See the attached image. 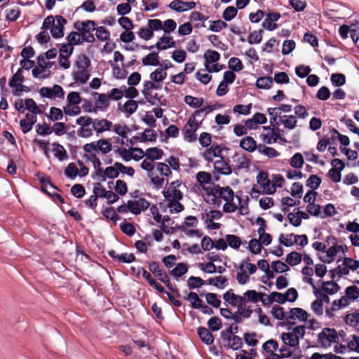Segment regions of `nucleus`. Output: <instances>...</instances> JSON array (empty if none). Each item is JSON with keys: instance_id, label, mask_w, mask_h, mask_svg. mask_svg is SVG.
Returning <instances> with one entry per match:
<instances>
[{"instance_id": "obj_10", "label": "nucleus", "mask_w": 359, "mask_h": 359, "mask_svg": "<svg viewBox=\"0 0 359 359\" xmlns=\"http://www.w3.org/2000/svg\"><path fill=\"white\" fill-rule=\"evenodd\" d=\"M240 146L243 149L252 152L255 149H257L258 145H257L256 141L250 136L243 138L240 142Z\"/></svg>"}, {"instance_id": "obj_7", "label": "nucleus", "mask_w": 359, "mask_h": 359, "mask_svg": "<svg viewBox=\"0 0 359 359\" xmlns=\"http://www.w3.org/2000/svg\"><path fill=\"white\" fill-rule=\"evenodd\" d=\"M280 18L279 13H269L262 22V27L269 30L273 31L278 27V25L274 22L278 21Z\"/></svg>"}, {"instance_id": "obj_42", "label": "nucleus", "mask_w": 359, "mask_h": 359, "mask_svg": "<svg viewBox=\"0 0 359 359\" xmlns=\"http://www.w3.org/2000/svg\"><path fill=\"white\" fill-rule=\"evenodd\" d=\"M46 116L51 121H56L63 118V112L60 109L52 107L50 109V114H46Z\"/></svg>"}, {"instance_id": "obj_3", "label": "nucleus", "mask_w": 359, "mask_h": 359, "mask_svg": "<svg viewBox=\"0 0 359 359\" xmlns=\"http://www.w3.org/2000/svg\"><path fill=\"white\" fill-rule=\"evenodd\" d=\"M338 340V334L334 329L325 327L318 335V342L323 346H327L330 343H336Z\"/></svg>"}, {"instance_id": "obj_38", "label": "nucleus", "mask_w": 359, "mask_h": 359, "mask_svg": "<svg viewBox=\"0 0 359 359\" xmlns=\"http://www.w3.org/2000/svg\"><path fill=\"white\" fill-rule=\"evenodd\" d=\"M76 66L81 70H86L90 65V60L86 55H79L76 62Z\"/></svg>"}, {"instance_id": "obj_49", "label": "nucleus", "mask_w": 359, "mask_h": 359, "mask_svg": "<svg viewBox=\"0 0 359 359\" xmlns=\"http://www.w3.org/2000/svg\"><path fill=\"white\" fill-rule=\"evenodd\" d=\"M237 8L233 6H228L223 12L222 18L226 21H231L237 15Z\"/></svg>"}, {"instance_id": "obj_39", "label": "nucleus", "mask_w": 359, "mask_h": 359, "mask_svg": "<svg viewBox=\"0 0 359 359\" xmlns=\"http://www.w3.org/2000/svg\"><path fill=\"white\" fill-rule=\"evenodd\" d=\"M321 181V178L318 175H311L306 180V185L314 191L320 187Z\"/></svg>"}, {"instance_id": "obj_41", "label": "nucleus", "mask_w": 359, "mask_h": 359, "mask_svg": "<svg viewBox=\"0 0 359 359\" xmlns=\"http://www.w3.org/2000/svg\"><path fill=\"white\" fill-rule=\"evenodd\" d=\"M252 254L257 255L261 252L263 247L259 241L256 238H252L250 241L249 245L247 247Z\"/></svg>"}, {"instance_id": "obj_54", "label": "nucleus", "mask_w": 359, "mask_h": 359, "mask_svg": "<svg viewBox=\"0 0 359 359\" xmlns=\"http://www.w3.org/2000/svg\"><path fill=\"white\" fill-rule=\"evenodd\" d=\"M208 325L210 330L212 332L217 331L221 329L222 325L220 319L218 317H212L208 321Z\"/></svg>"}, {"instance_id": "obj_59", "label": "nucleus", "mask_w": 359, "mask_h": 359, "mask_svg": "<svg viewBox=\"0 0 359 359\" xmlns=\"http://www.w3.org/2000/svg\"><path fill=\"white\" fill-rule=\"evenodd\" d=\"M168 207L170 208V212L171 213L173 212H180L184 209V206L180 203V201H175V200H172L168 203Z\"/></svg>"}, {"instance_id": "obj_20", "label": "nucleus", "mask_w": 359, "mask_h": 359, "mask_svg": "<svg viewBox=\"0 0 359 359\" xmlns=\"http://www.w3.org/2000/svg\"><path fill=\"white\" fill-rule=\"evenodd\" d=\"M142 62L144 66H158L160 64L158 60V53L152 52L148 54L142 58Z\"/></svg>"}, {"instance_id": "obj_62", "label": "nucleus", "mask_w": 359, "mask_h": 359, "mask_svg": "<svg viewBox=\"0 0 359 359\" xmlns=\"http://www.w3.org/2000/svg\"><path fill=\"white\" fill-rule=\"evenodd\" d=\"M114 189L117 194L124 196L128 191V187L124 181L118 180L116 182Z\"/></svg>"}, {"instance_id": "obj_17", "label": "nucleus", "mask_w": 359, "mask_h": 359, "mask_svg": "<svg viewBox=\"0 0 359 359\" xmlns=\"http://www.w3.org/2000/svg\"><path fill=\"white\" fill-rule=\"evenodd\" d=\"M163 151L157 147H151L146 150L144 155L151 161L161 159L163 156Z\"/></svg>"}, {"instance_id": "obj_47", "label": "nucleus", "mask_w": 359, "mask_h": 359, "mask_svg": "<svg viewBox=\"0 0 359 359\" xmlns=\"http://www.w3.org/2000/svg\"><path fill=\"white\" fill-rule=\"evenodd\" d=\"M262 29L250 33L248 39V43L250 44L259 43L262 40Z\"/></svg>"}, {"instance_id": "obj_35", "label": "nucleus", "mask_w": 359, "mask_h": 359, "mask_svg": "<svg viewBox=\"0 0 359 359\" xmlns=\"http://www.w3.org/2000/svg\"><path fill=\"white\" fill-rule=\"evenodd\" d=\"M138 105L137 102L133 100H128L123 105V108L124 112L128 114L127 116L134 114L137 109Z\"/></svg>"}, {"instance_id": "obj_16", "label": "nucleus", "mask_w": 359, "mask_h": 359, "mask_svg": "<svg viewBox=\"0 0 359 359\" xmlns=\"http://www.w3.org/2000/svg\"><path fill=\"white\" fill-rule=\"evenodd\" d=\"M158 278L160 281H161L162 283H163L165 286L172 292H173L174 294H175V295L179 297L180 296L179 292H178V290L177 288H174L172 286V284L170 283V278L169 276H168V274L165 273V271H163L162 273H160L158 274Z\"/></svg>"}, {"instance_id": "obj_4", "label": "nucleus", "mask_w": 359, "mask_h": 359, "mask_svg": "<svg viewBox=\"0 0 359 359\" xmlns=\"http://www.w3.org/2000/svg\"><path fill=\"white\" fill-rule=\"evenodd\" d=\"M120 156L126 162L132 158L137 161L143 158L144 152L141 148L138 147H131L129 149L124 148Z\"/></svg>"}, {"instance_id": "obj_1", "label": "nucleus", "mask_w": 359, "mask_h": 359, "mask_svg": "<svg viewBox=\"0 0 359 359\" xmlns=\"http://www.w3.org/2000/svg\"><path fill=\"white\" fill-rule=\"evenodd\" d=\"M269 345H272L273 350L276 351L278 348V344L275 339H269L265 343H264L262 345L263 350L267 352L268 353H270V355L273 358V359H275V358L278 359H282L290 358L292 356V352L285 345L283 346L279 349L280 355L273 353L269 347Z\"/></svg>"}, {"instance_id": "obj_36", "label": "nucleus", "mask_w": 359, "mask_h": 359, "mask_svg": "<svg viewBox=\"0 0 359 359\" xmlns=\"http://www.w3.org/2000/svg\"><path fill=\"white\" fill-rule=\"evenodd\" d=\"M25 81V77L22 75V69H18L15 74H14L9 81L8 85L11 88L17 86L18 83H22Z\"/></svg>"}, {"instance_id": "obj_55", "label": "nucleus", "mask_w": 359, "mask_h": 359, "mask_svg": "<svg viewBox=\"0 0 359 359\" xmlns=\"http://www.w3.org/2000/svg\"><path fill=\"white\" fill-rule=\"evenodd\" d=\"M271 314L277 320H283L287 318L285 315L283 308L277 305L273 306Z\"/></svg>"}, {"instance_id": "obj_33", "label": "nucleus", "mask_w": 359, "mask_h": 359, "mask_svg": "<svg viewBox=\"0 0 359 359\" xmlns=\"http://www.w3.org/2000/svg\"><path fill=\"white\" fill-rule=\"evenodd\" d=\"M167 76V72L162 68H157L149 75L150 79L155 82H161Z\"/></svg>"}, {"instance_id": "obj_8", "label": "nucleus", "mask_w": 359, "mask_h": 359, "mask_svg": "<svg viewBox=\"0 0 359 359\" xmlns=\"http://www.w3.org/2000/svg\"><path fill=\"white\" fill-rule=\"evenodd\" d=\"M215 193L217 196L222 198L226 202L233 201L234 198V192L229 187H220L216 184Z\"/></svg>"}, {"instance_id": "obj_18", "label": "nucleus", "mask_w": 359, "mask_h": 359, "mask_svg": "<svg viewBox=\"0 0 359 359\" xmlns=\"http://www.w3.org/2000/svg\"><path fill=\"white\" fill-rule=\"evenodd\" d=\"M322 289L325 293L334 294L340 290V286L337 283L332 281H324Z\"/></svg>"}, {"instance_id": "obj_46", "label": "nucleus", "mask_w": 359, "mask_h": 359, "mask_svg": "<svg viewBox=\"0 0 359 359\" xmlns=\"http://www.w3.org/2000/svg\"><path fill=\"white\" fill-rule=\"evenodd\" d=\"M187 283L190 289H195L204 285L205 281L200 277L190 276L187 280Z\"/></svg>"}, {"instance_id": "obj_57", "label": "nucleus", "mask_w": 359, "mask_h": 359, "mask_svg": "<svg viewBox=\"0 0 359 359\" xmlns=\"http://www.w3.org/2000/svg\"><path fill=\"white\" fill-rule=\"evenodd\" d=\"M71 192L75 197L81 198L85 195L86 190L82 184H76L71 188Z\"/></svg>"}, {"instance_id": "obj_26", "label": "nucleus", "mask_w": 359, "mask_h": 359, "mask_svg": "<svg viewBox=\"0 0 359 359\" xmlns=\"http://www.w3.org/2000/svg\"><path fill=\"white\" fill-rule=\"evenodd\" d=\"M225 238L227 242V245L235 250H238L243 243L241 238L236 235L227 234Z\"/></svg>"}, {"instance_id": "obj_30", "label": "nucleus", "mask_w": 359, "mask_h": 359, "mask_svg": "<svg viewBox=\"0 0 359 359\" xmlns=\"http://www.w3.org/2000/svg\"><path fill=\"white\" fill-rule=\"evenodd\" d=\"M187 271V266L184 263L180 262L170 271V273L175 278H179L184 275Z\"/></svg>"}, {"instance_id": "obj_9", "label": "nucleus", "mask_w": 359, "mask_h": 359, "mask_svg": "<svg viewBox=\"0 0 359 359\" xmlns=\"http://www.w3.org/2000/svg\"><path fill=\"white\" fill-rule=\"evenodd\" d=\"M200 339L208 345H210L214 341V337L212 333L204 327H199L197 330Z\"/></svg>"}, {"instance_id": "obj_37", "label": "nucleus", "mask_w": 359, "mask_h": 359, "mask_svg": "<svg viewBox=\"0 0 359 359\" xmlns=\"http://www.w3.org/2000/svg\"><path fill=\"white\" fill-rule=\"evenodd\" d=\"M73 78L75 82L85 83L90 78V74L86 70H81L73 73Z\"/></svg>"}, {"instance_id": "obj_48", "label": "nucleus", "mask_w": 359, "mask_h": 359, "mask_svg": "<svg viewBox=\"0 0 359 359\" xmlns=\"http://www.w3.org/2000/svg\"><path fill=\"white\" fill-rule=\"evenodd\" d=\"M65 175L73 180L79 175V170L75 163H70L65 170Z\"/></svg>"}, {"instance_id": "obj_14", "label": "nucleus", "mask_w": 359, "mask_h": 359, "mask_svg": "<svg viewBox=\"0 0 359 359\" xmlns=\"http://www.w3.org/2000/svg\"><path fill=\"white\" fill-rule=\"evenodd\" d=\"M281 339L285 345L291 347H297L299 345V337H294L292 332H284L281 334Z\"/></svg>"}, {"instance_id": "obj_13", "label": "nucleus", "mask_w": 359, "mask_h": 359, "mask_svg": "<svg viewBox=\"0 0 359 359\" xmlns=\"http://www.w3.org/2000/svg\"><path fill=\"white\" fill-rule=\"evenodd\" d=\"M112 126V123L107 119L95 120L93 122V127L97 133H101L104 130H109Z\"/></svg>"}, {"instance_id": "obj_61", "label": "nucleus", "mask_w": 359, "mask_h": 359, "mask_svg": "<svg viewBox=\"0 0 359 359\" xmlns=\"http://www.w3.org/2000/svg\"><path fill=\"white\" fill-rule=\"evenodd\" d=\"M345 322L346 324L349 325L352 327H355L359 323V313H353L346 315L345 318Z\"/></svg>"}, {"instance_id": "obj_25", "label": "nucleus", "mask_w": 359, "mask_h": 359, "mask_svg": "<svg viewBox=\"0 0 359 359\" xmlns=\"http://www.w3.org/2000/svg\"><path fill=\"white\" fill-rule=\"evenodd\" d=\"M257 151L262 154L266 155L269 158L277 157L280 155L274 148L266 147L264 144H259L257 147Z\"/></svg>"}, {"instance_id": "obj_21", "label": "nucleus", "mask_w": 359, "mask_h": 359, "mask_svg": "<svg viewBox=\"0 0 359 359\" xmlns=\"http://www.w3.org/2000/svg\"><path fill=\"white\" fill-rule=\"evenodd\" d=\"M222 149L219 145H212L210 148L207 149L204 153V158L208 161H212L211 156L219 157L221 156Z\"/></svg>"}, {"instance_id": "obj_58", "label": "nucleus", "mask_w": 359, "mask_h": 359, "mask_svg": "<svg viewBox=\"0 0 359 359\" xmlns=\"http://www.w3.org/2000/svg\"><path fill=\"white\" fill-rule=\"evenodd\" d=\"M304 164V158L300 153H296L291 158L290 165L295 168H300Z\"/></svg>"}, {"instance_id": "obj_45", "label": "nucleus", "mask_w": 359, "mask_h": 359, "mask_svg": "<svg viewBox=\"0 0 359 359\" xmlns=\"http://www.w3.org/2000/svg\"><path fill=\"white\" fill-rule=\"evenodd\" d=\"M211 175L205 171H200L196 174L197 182L203 187V184H207L211 182Z\"/></svg>"}, {"instance_id": "obj_2", "label": "nucleus", "mask_w": 359, "mask_h": 359, "mask_svg": "<svg viewBox=\"0 0 359 359\" xmlns=\"http://www.w3.org/2000/svg\"><path fill=\"white\" fill-rule=\"evenodd\" d=\"M85 152L100 151L103 154H108L112 149L111 144L105 139H100L96 142L88 143L83 147Z\"/></svg>"}, {"instance_id": "obj_15", "label": "nucleus", "mask_w": 359, "mask_h": 359, "mask_svg": "<svg viewBox=\"0 0 359 359\" xmlns=\"http://www.w3.org/2000/svg\"><path fill=\"white\" fill-rule=\"evenodd\" d=\"M198 128V125H196L194 128H189V126L185 125L182 129L184 140L189 142H195L196 140V135L195 133Z\"/></svg>"}, {"instance_id": "obj_31", "label": "nucleus", "mask_w": 359, "mask_h": 359, "mask_svg": "<svg viewBox=\"0 0 359 359\" xmlns=\"http://www.w3.org/2000/svg\"><path fill=\"white\" fill-rule=\"evenodd\" d=\"M302 259V255L296 251H293L287 255L285 261L290 266H296L301 263Z\"/></svg>"}, {"instance_id": "obj_64", "label": "nucleus", "mask_w": 359, "mask_h": 359, "mask_svg": "<svg viewBox=\"0 0 359 359\" xmlns=\"http://www.w3.org/2000/svg\"><path fill=\"white\" fill-rule=\"evenodd\" d=\"M342 170L337 168H331L328 172V176L330 177L332 182H339L341 179V172Z\"/></svg>"}, {"instance_id": "obj_27", "label": "nucleus", "mask_w": 359, "mask_h": 359, "mask_svg": "<svg viewBox=\"0 0 359 359\" xmlns=\"http://www.w3.org/2000/svg\"><path fill=\"white\" fill-rule=\"evenodd\" d=\"M332 241V243H333V245L328 248V250L326 251V253H327V257L332 258L337 255V252L339 251V249L344 248V246L337 245L336 244L337 239H336V238H334L333 236H329L327 238V241Z\"/></svg>"}, {"instance_id": "obj_60", "label": "nucleus", "mask_w": 359, "mask_h": 359, "mask_svg": "<svg viewBox=\"0 0 359 359\" xmlns=\"http://www.w3.org/2000/svg\"><path fill=\"white\" fill-rule=\"evenodd\" d=\"M118 22L122 27V28L126 31L131 30L134 27L132 20L128 17L121 16L118 20Z\"/></svg>"}, {"instance_id": "obj_19", "label": "nucleus", "mask_w": 359, "mask_h": 359, "mask_svg": "<svg viewBox=\"0 0 359 359\" xmlns=\"http://www.w3.org/2000/svg\"><path fill=\"white\" fill-rule=\"evenodd\" d=\"M280 122L283 124L285 128L292 130L297 126V121L294 115H285L283 117H280Z\"/></svg>"}, {"instance_id": "obj_6", "label": "nucleus", "mask_w": 359, "mask_h": 359, "mask_svg": "<svg viewBox=\"0 0 359 359\" xmlns=\"http://www.w3.org/2000/svg\"><path fill=\"white\" fill-rule=\"evenodd\" d=\"M257 182L264 189L266 194H273L276 191V189L271 190V182L269 179L268 173L261 171L257 176Z\"/></svg>"}, {"instance_id": "obj_53", "label": "nucleus", "mask_w": 359, "mask_h": 359, "mask_svg": "<svg viewBox=\"0 0 359 359\" xmlns=\"http://www.w3.org/2000/svg\"><path fill=\"white\" fill-rule=\"evenodd\" d=\"M102 214L106 218L109 219L113 222H116L121 219V216L116 213L114 208L112 207L107 208L103 211Z\"/></svg>"}, {"instance_id": "obj_22", "label": "nucleus", "mask_w": 359, "mask_h": 359, "mask_svg": "<svg viewBox=\"0 0 359 359\" xmlns=\"http://www.w3.org/2000/svg\"><path fill=\"white\" fill-rule=\"evenodd\" d=\"M94 95H97V100L95 102V105L97 109H102V108H107L109 105L108 95L104 93H98L93 92Z\"/></svg>"}, {"instance_id": "obj_40", "label": "nucleus", "mask_w": 359, "mask_h": 359, "mask_svg": "<svg viewBox=\"0 0 359 359\" xmlns=\"http://www.w3.org/2000/svg\"><path fill=\"white\" fill-rule=\"evenodd\" d=\"M53 146L55 156L57 157L60 161H63L67 158V151L61 144L58 143H53Z\"/></svg>"}, {"instance_id": "obj_23", "label": "nucleus", "mask_w": 359, "mask_h": 359, "mask_svg": "<svg viewBox=\"0 0 359 359\" xmlns=\"http://www.w3.org/2000/svg\"><path fill=\"white\" fill-rule=\"evenodd\" d=\"M244 295L246 297L247 302H251L253 303H257L259 301V299L266 296L265 293L257 292L254 290H247L244 293Z\"/></svg>"}, {"instance_id": "obj_32", "label": "nucleus", "mask_w": 359, "mask_h": 359, "mask_svg": "<svg viewBox=\"0 0 359 359\" xmlns=\"http://www.w3.org/2000/svg\"><path fill=\"white\" fill-rule=\"evenodd\" d=\"M204 59L205 60V64L214 63L217 62L220 58L219 53L213 50H208L204 53Z\"/></svg>"}, {"instance_id": "obj_34", "label": "nucleus", "mask_w": 359, "mask_h": 359, "mask_svg": "<svg viewBox=\"0 0 359 359\" xmlns=\"http://www.w3.org/2000/svg\"><path fill=\"white\" fill-rule=\"evenodd\" d=\"M140 136L142 142L148 141L154 142L156 140L157 133L152 129L146 128Z\"/></svg>"}, {"instance_id": "obj_5", "label": "nucleus", "mask_w": 359, "mask_h": 359, "mask_svg": "<svg viewBox=\"0 0 359 359\" xmlns=\"http://www.w3.org/2000/svg\"><path fill=\"white\" fill-rule=\"evenodd\" d=\"M57 23L50 29V34L55 39H59L64 36V26L67 24V20L62 15L55 16Z\"/></svg>"}, {"instance_id": "obj_63", "label": "nucleus", "mask_w": 359, "mask_h": 359, "mask_svg": "<svg viewBox=\"0 0 359 359\" xmlns=\"http://www.w3.org/2000/svg\"><path fill=\"white\" fill-rule=\"evenodd\" d=\"M311 69L309 66H305L304 65H299L295 68V73L297 76L300 78H304L306 76L309 75Z\"/></svg>"}, {"instance_id": "obj_56", "label": "nucleus", "mask_w": 359, "mask_h": 359, "mask_svg": "<svg viewBox=\"0 0 359 359\" xmlns=\"http://www.w3.org/2000/svg\"><path fill=\"white\" fill-rule=\"evenodd\" d=\"M345 293L347 299L355 300L359 297V290L356 286L347 287Z\"/></svg>"}, {"instance_id": "obj_28", "label": "nucleus", "mask_w": 359, "mask_h": 359, "mask_svg": "<svg viewBox=\"0 0 359 359\" xmlns=\"http://www.w3.org/2000/svg\"><path fill=\"white\" fill-rule=\"evenodd\" d=\"M273 80L271 76L259 78L256 81V86L260 89H269L273 85Z\"/></svg>"}, {"instance_id": "obj_43", "label": "nucleus", "mask_w": 359, "mask_h": 359, "mask_svg": "<svg viewBox=\"0 0 359 359\" xmlns=\"http://www.w3.org/2000/svg\"><path fill=\"white\" fill-rule=\"evenodd\" d=\"M68 43L71 46L81 45L83 43L81 34L77 32H72L67 36Z\"/></svg>"}, {"instance_id": "obj_11", "label": "nucleus", "mask_w": 359, "mask_h": 359, "mask_svg": "<svg viewBox=\"0 0 359 359\" xmlns=\"http://www.w3.org/2000/svg\"><path fill=\"white\" fill-rule=\"evenodd\" d=\"M290 316L287 319L295 320L296 318L302 321H306L308 318L307 312L301 308H293L290 311Z\"/></svg>"}, {"instance_id": "obj_51", "label": "nucleus", "mask_w": 359, "mask_h": 359, "mask_svg": "<svg viewBox=\"0 0 359 359\" xmlns=\"http://www.w3.org/2000/svg\"><path fill=\"white\" fill-rule=\"evenodd\" d=\"M330 80L332 83L335 86H341L346 82V77L343 74H332Z\"/></svg>"}, {"instance_id": "obj_12", "label": "nucleus", "mask_w": 359, "mask_h": 359, "mask_svg": "<svg viewBox=\"0 0 359 359\" xmlns=\"http://www.w3.org/2000/svg\"><path fill=\"white\" fill-rule=\"evenodd\" d=\"M214 168L217 172L222 175H229L232 172L230 165L222 159L215 161Z\"/></svg>"}, {"instance_id": "obj_44", "label": "nucleus", "mask_w": 359, "mask_h": 359, "mask_svg": "<svg viewBox=\"0 0 359 359\" xmlns=\"http://www.w3.org/2000/svg\"><path fill=\"white\" fill-rule=\"evenodd\" d=\"M229 67L233 72H240L244 67L240 59L233 57L229 60Z\"/></svg>"}, {"instance_id": "obj_29", "label": "nucleus", "mask_w": 359, "mask_h": 359, "mask_svg": "<svg viewBox=\"0 0 359 359\" xmlns=\"http://www.w3.org/2000/svg\"><path fill=\"white\" fill-rule=\"evenodd\" d=\"M119 175L118 171L116 170L115 166L107 167L101 175V181L104 182L106 180V177L110 179H114L118 177Z\"/></svg>"}, {"instance_id": "obj_24", "label": "nucleus", "mask_w": 359, "mask_h": 359, "mask_svg": "<svg viewBox=\"0 0 359 359\" xmlns=\"http://www.w3.org/2000/svg\"><path fill=\"white\" fill-rule=\"evenodd\" d=\"M184 102L189 107L196 109L201 107L204 103V99L202 97L197 98L191 95H186Z\"/></svg>"}, {"instance_id": "obj_52", "label": "nucleus", "mask_w": 359, "mask_h": 359, "mask_svg": "<svg viewBox=\"0 0 359 359\" xmlns=\"http://www.w3.org/2000/svg\"><path fill=\"white\" fill-rule=\"evenodd\" d=\"M96 36L100 41H107L110 37V32L104 27H98L96 28Z\"/></svg>"}, {"instance_id": "obj_50", "label": "nucleus", "mask_w": 359, "mask_h": 359, "mask_svg": "<svg viewBox=\"0 0 359 359\" xmlns=\"http://www.w3.org/2000/svg\"><path fill=\"white\" fill-rule=\"evenodd\" d=\"M206 301L208 304L215 308H219L221 301L217 298V295L215 293L208 292L205 294Z\"/></svg>"}]
</instances>
